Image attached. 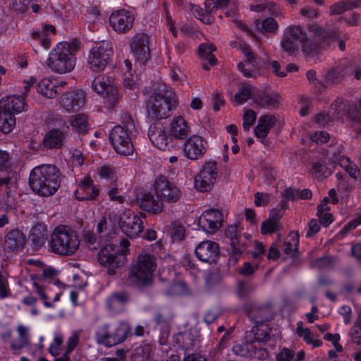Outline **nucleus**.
<instances>
[{
  "label": "nucleus",
  "mask_w": 361,
  "mask_h": 361,
  "mask_svg": "<svg viewBox=\"0 0 361 361\" xmlns=\"http://www.w3.org/2000/svg\"><path fill=\"white\" fill-rule=\"evenodd\" d=\"M61 180V172L55 165L41 164L31 170L28 183L36 195L49 197L57 192Z\"/></svg>",
  "instance_id": "obj_1"
},
{
  "label": "nucleus",
  "mask_w": 361,
  "mask_h": 361,
  "mask_svg": "<svg viewBox=\"0 0 361 361\" xmlns=\"http://www.w3.org/2000/svg\"><path fill=\"white\" fill-rule=\"evenodd\" d=\"M81 43L77 39L58 42L49 51L46 63L53 71L63 74L71 72L76 64V53Z\"/></svg>",
  "instance_id": "obj_2"
},
{
  "label": "nucleus",
  "mask_w": 361,
  "mask_h": 361,
  "mask_svg": "<svg viewBox=\"0 0 361 361\" xmlns=\"http://www.w3.org/2000/svg\"><path fill=\"white\" fill-rule=\"evenodd\" d=\"M256 325L252 329L253 338L232 348L233 353L239 357L250 360H264L269 357L265 343L269 340L268 326L259 321H255Z\"/></svg>",
  "instance_id": "obj_3"
},
{
  "label": "nucleus",
  "mask_w": 361,
  "mask_h": 361,
  "mask_svg": "<svg viewBox=\"0 0 361 361\" xmlns=\"http://www.w3.org/2000/svg\"><path fill=\"white\" fill-rule=\"evenodd\" d=\"M307 33L300 25L288 26L281 41L283 51L288 55H293L297 49L296 42H299L302 43L305 54L314 56L316 52V25L310 24Z\"/></svg>",
  "instance_id": "obj_4"
},
{
  "label": "nucleus",
  "mask_w": 361,
  "mask_h": 361,
  "mask_svg": "<svg viewBox=\"0 0 361 361\" xmlns=\"http://www.w3.org/2000/svg\"><path fill=\"white\" fill-rule=\"evenodd\" d=\"M137 130L132 117L125 114L121 123L115 126L110 131L109 138L115 152L121 156L132 155Z\"/></svg>",
  "instance_id": "obj_5"
},
{
  "label": "nucleus",
  "mask_w": 361,
  "mask_h": 361,
  "mask_svg": "<svg viewBox=\"0 0 361 361\" xmlns=\"http://www.w3.org/2000/svg\"><path fill=\"white\" fill-rule=\"evenodd\" d=\"M129 246V241L122 239L120 245L109 243L99 251L97 260L102 267L107 269L109 275H115L116 269L124 264Z\"/></svg>",
  "instance_id": "obj_6"
},
{
  "label": "nucleus",
  "mask_w": 361,
  "mask_h": 361,
  "mask_svg": "<svg viewBox=\"0 0 361 361\" xmlns=\"http://www.w3.org/2000/svg\"><path fill=\"white\" fill-rule=\"evenodd\" d=\"M178 104L176 94L172 91L155 92L146 102V111L149 118L161 120L170 116Z\"/></svg>",
  "instance_id": "obj_7"
},
{
  "label": "nucleus",
  "mask_w": 361,
  "mask_h": 361,
  "mask_svg": "<svg viewBox=\"0 0 361 361\" xmlns=\"http://www.w3.org/2000/svg\"><path fill=\"white\" fill-rule=\"evenodd\" d=\"M49 245L52 252L61 256H71L78 250L80 240L75 231L61 225L54 228Z\"/></svg>",
  "instance_id": "obj_8"
},
{
  "label": "nucleus",
  "mask_w": 361,
  "mask_h": 361,
  "mask_svg": "<svg viewBox=\"0 0 361 361\" xmlns=\"http://www.w3.org/2000/svg\"><path fill=\"white\" fill-rule=\"evenodd\" d=\"M156 267V259L153 255L149 253L140 255L136 263L130 269V282L137 287H144L151 284Z\"/></svg>",
  "instance_id": "obj_9"
},
{
  "label": "nucleus",
  "mask_w": 361,
  "mask_h": 361,
  "mask_svg": "<svg viewBox=\"0 0 361 361\" xmlns=\"http://www.w3.org/2000/svg\"><path fill=\"white\" fill-rule=\"evenodd\" d=\"M114 51L110 42L103 40L96 43L89 51L87 63V67L92 72L103 71L109 64Z\"/></svg>",
  "instance_id": "obj_10"
},
{
  "label": "nucleus",
  "mask_w": 361,
  "mask_h": 361,
  "mask_svg": "<svg viewBox=\"0 0 361 361\" xmlns=\"http://www.w3.org/2000/svg\"><path fill=\"white\" fill-rule=\"evenodd\" d=\"M91 87L93 92L105 99L109 109H114L119 103L121 95L112 76L106 74L96 76L92 81Z\"/></svg>",
  "instance_id": "obj_11"
},
{
  "label": "nucleus",
  "mask_w": 361,
  "mask_h": 361,
  "mask_svg": "<svg viewBox=\"0 0 361 361\" xmlns=\"http://www.w3.org/2000/svg\"><path fill=\"white\" fill-rule=\"evenodd\" d=\"M130 334L128 326L123 324H104L95 334L97 342L105 347H112L123 343Z\"/></svg>",
  "instance_id": "obj_12"
},
{
  "label": "nucleus",
  "mask_w": 361,
  "mask_h": 361,
  "mask_svg": "<svg viewBox=\"0 0 361 361\" xmlns=\"http://www.w3.org/2000/svg\"><path fill=\"white\" fill-rule=\"evenodd\" d=\"M225 240L231 246V259L237 262L248 247L251 235L248 233L241 234V231L235 224L228 225L224 231Z\"/></svg>",
  "instance_id": "obj_13"
},
{
  "label": "nucleus",
  "mask_w": 361,
  "mask_h": 361,
  "mask_svg": "<svg viewBox=\"0 0 361 361\" xmlns=\"http://www.w3.org/2000/svg\"><path fill=\"white\" fill-rule=\"evenodd\" d=\"M75 183L77 188L73 191V195L78 201L94 203L99 200L101 197L100 186L94 184L89 174L76 179Z\"/></svg>",
  "instance_id": "obj_14"
},
{
  "label": "nucleus",
  "mask_w": 361,
  "mask_h": 361,
  "mask_svg": "<svg viewBox=\"0 0 361 361\" xmlns=\"http://www.w3.org/2000/svg\"><path fill=\"white\" fill-rule=\"evenodd\" d=\"M153 187L156 196L160 198L163 203L177 202L182 195L180 189L161 175L156 178Z\"/></svg>",
  "instance_id": "obj_15"
},
{
  "label": "nucleus",
  "mask_w": 361,
  "mask_h": 361,
  "mask_svg": "<svg viewBox=\"0 0 361 361\" xmlns=\"http://www.w3.org/2000/svg\"><path fill=\"white\" fill-rule=\"evenodd\" d=\"M130 48L135 63L140 66H146L151 60L149 36L146 33L135 34L131 39Z\"/></svg>",
  "instance_id": "obj_16"
},
{
  "label": "nucleus",
  "mask_w": 361,
  "mask_h": 361,
  "mask_svg": "<svg viewBox=\"0 0 361 361\" xmlns=\"http://www.w3.org/2000/svg\"><path fill=\"white\" fill-rule=\"evenodd\" d=\"M140 216L128 210L118 218V225L121 231L128 238L137 237L143 231L144 226L141 218H145L146 214L140 212Z\"/></svg>",
  "instance_id": "obj_17"
},
{
  "label": "nucleus",
  "mask_w": 361,
  "mask_h": 361,
  "mask_svg": "<svg viewBox=\"0 0 361 361\" xmlns=\"http://www.w3.org/2000/svg\"><path fill=\"white\" fill-rule=\"evenodd\" d=\"M217 163L215 161H206L199 174L195 178L194 186L200 192L212 190L217 177Z\"/></svg>",
  "instance_id": "obj_18"
},
{
  "label": "nucleus",
  "mask_w": 361,
  "mask_h": 361,
  "mask_svg": "<svg viewBox=\"0 0 361 361\" xmlns=\"http://www.w3.org/2000/svg\"><path fill=\"white\" fill-rule=\"evenodd\" d=\"M224 221L223 214L217 209L205 210L195 221L199 230L214 234L222 226Z\"/></svg>",
  "instance_id": "obj_19"
},
{
  "label": "nucleus",
  "mask_w": 361,
  "mask_h": 361,
  "mask_svg": "<svg viewBox=\"0 0 361 361\" xmlns=\"http://www.w3.org/2000/svg\"><path fill=\"white\" fill-rule=\"evenodd\" d=\"M56 34V29L51 24L42 23L41 27L33 30L27 39V42L37 53L39 45L47 50L51 47V39Z\"/></svg>",
  "instance_id": "obj_20"
},
{
  "label": "nucleus",
  "mask_w": 361,
  "mask_h": 361,
  "mask_svg": "<svg viewBox=\"0 0 361 361\" xmlns=\"http://www.w3.org/2000/svg\"><path fill=\"white\" fill-rule=\"evenodd\" d=\"M136 202L144 211L153 214L161 213L164 209V204L154 193V190L142 189L136 195Z\"/></svg>",
  "instance_id": "obj_21"
},
{
  "label": "nucleus",
  "mask_w": 361,
  "mask_h": 361,
  "mask_svg": "<svg viewBox=\"0 0 361 361\" xmlns=\"http://www.w3.org/2000/svg\"><path fill=\"white\" fill-rule=\"evenodd\" d=\"M148 137L152 145L160 150H170L173 147V137L171 136L170 132L161 125L150 126Z\"/></svg>",
  "instance_id": "obj_22"
},
{
  "label": "nucleus",
  "mask_w": 361,
  "mask_h": 361,
  "mask_svg": "<svg viewBox=\"0 0 361 361\" xmlns=\"http://www.w3.org/2000/svg\"><path fill=\"white\" fill-rule=\"evenodd\" d=\"M195 255L202 262L216 264L219 259V245L214 241H202L196 246Z\"/></svg>",
  "instance_id": "obj_23"
},
{
  "label": "nucleus",
  "mask_w": 361,
  "mask_h": 361,
  "mask_svg": "<svg viewBox=\"0 0 361 361\" xmlns=\"http://www.w3.org/2000/svg\"><path fill=\"white\" fill-rule=\"evenodd\" d=\"M86 94L82 90H74L66 92L60 99L61 107L66 112H78L85 104Z\"/></svg>",
  "instance_id": "obj_24"
},
{
  "label": "nucleus",
  "mask_w": 361,
  "mask_h": 361,
  "mask_svg": "<svg viewBox=\"0 0 361 361\" xmlns=\"http://www.w3.org/2000/svg\"><path fill=\"white\" fill-rule=\"evenodd\" d=\"M134 20V16L125 9L113 12L109 18L111 27L118 33L128 32L133 26Z\"/></svg>",
  "instance_id": "obj_25"
},
{
  "label": "nucleus",
  "mask_w": 361,
  "mask_h": 361,
  "mask_svg": "<svg viewBox=\"0 0 361 361\" xmlns=\"http://www.w3.org/2000/svg\"><path fill=\"white\" fill-rule=\"evenodd\" d=\"M207 142L199 135L187 137L184 142V155L188 159L195 161L202 157L207 151Z\"/></svg>",
  "instance_id": "obj_26"
},
{
  "label": "nucleus",
  "mask_w": 361,
  "mask_h": 361,
  "mask_svg": "<svg viewBox=\"0 0 361 361\" xmlns=\"http://www.w3.org/2000/svg\"><path fill=\"white\" fill-rule=\"evenodd\" d=\"M26 236L19 228H15L6 232L4 245L7 250L18 252L25 246Z\"/></svg>",
  "instance_id": "obj_27"
},
{
  "label": "nucleus",
  "mask_w": 361,
  "mask_h": 361,
  "mask_svg": "<svg viewBox=\"0 0 361 361\" xmlns=\"http://www.w3.org/2000/svg\"><path fill=\"white\" fill-rule=\"evenodd\" d=\"M330 111L331 113L328 114H320L317 115V123L325 125L331 121V118L338 119L346 115L350 111L347 101L342 99H336L331 105Z\"/></svg>",
  "instance_id": "obj_28"
},
{
  "label": "nucleus",
  "mask_w": 361,
  "mask_h": 361,
  "mask_svg": "<svg viewBox=\"0 0 361 361\" xmlns=\"http://www.w3.org/2000/svg\"><path fill=\"white\" fill-rule=\"evenodd\" d=\"M26 107L25 97L19 94L8 95L0 102V109L13 116L25 111Z\"/></svg>",
  "instance_id": "obj_29"
},
{
  "label": "nucleus",
  "mask_w": 361,
  "mask_h": 361,
  "mask_svg": "<svg viewBox=\"0 0 361 361\" xmlns=\"http://www.w3.org/2000/svg\"><path fill=\"white\" fill-rule=\"evenodd\" d=\"M277 123V118L274 115L264 114L259 116L257 124L254 128V135L262 142L268 136L269 131Z\"/></svg>",
  "instance_id": "obj_30"
},
{
  "label": "nucleus",
  "mask_w": 361,
  "mask_h": 361,
  "mask_svg": "<svg viewBox=\"0 0 361 361\" xmlns=\"http://www.w3.org/2000/svg\"><path fill=\"white\" fill-rule=\"evenodd\" d=\"M190 128L181 116H174L171 120L169 131L173 139L185 140L188 137Z\"/></svg>",
  "instance_id": "obj_31"
},
{
  "label": "nucleus",
  "mask_w": 361,
  "mask_h": 361,
  "mask_svg": "<svg viewBox=\"0 0 361 361\" xmlns=\"http://www.w3.org/2000/svg\"><path fill=\"white\" fill-rule=\"evenodd\" d=\"M280 95L276 92H262L254 96V102L259 106L269 110L276 109L279 106Z\"/></svg>",
  "instance_id": "obj_32"
},
{
  "label": "nucleus",
  "mask_w": 361,
  "mask_h": 361,
  "mask_svg": "<svg viewBox=\"0 0 361 361\" xmlns=\"http://www.w3.org/2000/svg\"><path fill=\"white\" fill-rule=\"evenodd\" d=\"M12 164L9 154L4 150L0 149V189L6 187L11 181L10 171Z\"/></svg>",
  "instance_id": "obj_33"
},
{
  "label": "nucleus",
  "mask_w": 361,
  "mask_h": 361,
  "mask_svg": "<svg viewBox=\"0 0 361 361\" xmlns=\"http://www.w3.org/2000/svg\"><path fill=\"white\" fill-rule=\"evenodd\" d=\"M129 300L130 295L127 292H115L106 298L105 304L109 310L116 311L126 305Z\"/></svg>",
  "instance_id": "obj_34"
},
{
  "label": "nucleus",
  "mask_w": 361,
  "mask_h": 361,
  "mask_svg": "<svg viewBox=\"0 0 361 361\" xmlns=\"http://www.w3.org/2000/svg\"><path fill=\"white\" fill-rule=\"evenodd\" d=\"M11 181L6 187L0 189V191H4L0 195V210L6 213L14 209L17 205V201L11 189Z\"/></svg>",
  "instance_id": "obj_35"
},
{
  "label": "nucleus",
  "mask_w": 361,
  "mask_h": 361,
  "mask_svg": "<svg viewBox=\"0 0 361 361\" xmlns=\"http://www.w3.org/2000/svg\"><path fill=\"white\" fill-rule=\"evenodd\" d=\"M173 345L184 351L192 350L195 345V339L192 333L180 332L173 336Z\"/></svg>",
  "instance_id": "obj_36"
},
{
  "label": "nucleus",
  "mask_w": 361,
  "mask_h": 361,
  "mask_svg": "<svg viewBox=\"0 0 361 361\" xmlns=\"http://www.w3.org/2000/svg\"><path fill=\"white\" fill-rule=\"evenodd\" d=\"M63 133L59 129L49 130L43 138L44 146L49 149L59 148L63 145Z\"/></svg>",
  "instance_id": "obj_37"
},
{
  "label": "nucleus",
  "mask_w": 361,
  "mask_h": 361,
  "mask_svg": "<svg viewBox=\"0 0 361 361\" xmlns=\"http://www.w3.org/2000/svg\"><path fill=\"white\" fill-rule=\"evenodd\" d=\"M37 91L43 96L53 99L58 95V86L56 80L44 78L37 85Z\"/></svg>",
  "instance_id": "obj_38"
},
{
  "label": "nucleus",
  "mask_w": 361,
  "mask_h": 361,
  "mask_svg": "<svg viewBox=\"0 0 361 361\" xmlns=\"http://www.w3.org/2000/svg\"><path fill=\"white\" fill-rule=\"evenodd\" d=\"M360 5V1L341 0L330 7L329 13L331 15H339L347 11L358 8Z\"/></svg>",
  "instance_id": "obj_39"
},
{
  "label": "nucleus",
  "mask_w": 361,
  "mask_h": 361,
  "mask_svg": "<svg viewBox=\"0 0 361 361\" xmlns=\"http://www.w3.org/2000/svg\"><path fill=\"white\" fill-rule=\"evenodd\" d=\"M305 358L304 350H300L295 355L293 350L283 347L276 355V361H303Z\"/></svg>",
  "instance_id": "obj_40"
},
{
  "label": "nucleus",
  "mask_w": 361,
  "mask_h": 361,
  "mask_svg": "<svg viewBox=\"0 0 361 361\" xmlns=\"http://www.w3.org/2000/svg\"><path fill=\"white\" fill-rule=\"evenodd\" d=\"M252 91L253 86L250 83L245 82L242 84L233 97V102L238 105L245 104L248 99L252 98Z\"/></svg>",
  "instance_id": "obj_41"
},
{
  "label": "nucleus",
  "mask_w": 361,
  "mask_h": 361,
  "mask_svg": "<svg viewBox=\"0 0 361 361\" xmlns=\"http://www.w3.org/2000/svg\"><path fill=\"white\" fill-rule=\"evenodd\" d=\"M16 119L12 114L0 110V131L8 134L16 126Z\"/></svg>",
  "instance_id": "obj_42"
},
{
  "label": "nucleus",
  "mask_w": 361,
  "mask_h": 361,
  "mask_svg": "<svg viewBox=\"0 0 361 361\" xmlns=\"http://www.w3.org/2000/svg\"><path fill=\"white\" fill-rule=\"evenodd\" d=\"M98 178L101 180L116 182V169L110 164H103L97 169Z\"/></svg>",
  "instance_id": "obj_43"
},
{
  "label": "nucleus",
  "mask_w": 361,
  "mask_h": 361,
  "mask_svg": "<svg viewBox=\"0 0 361 361\" xmlns=\"http://www.w3.org/2000/svg\"><path fill=\"white\" fill-rule=\"evenodd\" d=\"M340 165L349 176L356 180H361V169L355 164L351 162L348 157H342L340 159Z\"/></svg>",
  "instance_id": "obj_44"
},
{
  "label": "nucleus",
  "mask_w": 361,
  "mask_h": 361,
  "mask_svg": "<svg viewBox=\"0 0 361 361\" xmlns=\"http://www.w3.org/2000/svg\"><path fill=\"white\" fill-rule=\"evenodd\" d=\"M84 243L87 245L90 250H101L104 245L102 243L101 238H97L94 231L90 230H84L82 234Z\"/></svg>",
  "instance_id": "obj_45"
},
{
  "label": "nucleus",
  "mask_w": 361,
  "mask_h": 361,
  "mask_svg": "<svg viewBox=\"0 0 361 361\" xmlns=\"http://www.w3.org/2000/svg\"><path fill=\"white\" fill-rule=\"evenodd\" d=\"M334 152H327L325 160L322 163L317 162V179L319 178H327L331 173V169L329 167L333 163V159L331 155H334Z\"/></svg>",
  "instance_id": "obj_46"
},
{
  "label": "nucleus",
  "mask_w": 361,
  "mask_h": 361,
  "mask_svg": "<svg viewBox=\"0 0 361 361\" xmlns=\"http://www.w3.org/2000/svg\"><path fill=\"white\" fill-rule=\"evenodd\" d=\"M255 26L259 30H264L266 32H276L279 29V24L273 18L269 17L262 20H257Z\"/></svg>",
  "instance_id": "obj_47"
},
{
  "label": "nucleus",
  "mask_w": 361,
  "mask_h": 361,
  "mask_svg": "<svg viewBox=\"0 0 361 361\" xmlns=\"http://www.w3.org/2000/svg\"><path fill=\"white\" fill-rule=\"evenodd\" d=\"M72 129L78 133L85 134L88 131V125L86 117L82 114L76 115L71 121Z\"/></svg>",
  "instance_id": "obj_48"
},
{
  "label": "nucleus",
  "mask_w": 361,
  "mask_h": 361,
  "mask_svg": "<svg viewBox=\"0 0 361 361\" xmlns=\"http://www.w3.org/2000/svg\"><path fill=\"white\" fill-rule=\"evenodd\" d=\"M169 232L173 242L180 241L185 238V227L178 221L171 223Z\"/></svg>",
  "instance_id": "obj_49"
},
{
  "label": "nucleus",
  "mask_w": 361,
  "mask_h": 361,
  "mask_svg": "<svg viewBox=\"0 0 361 361\" xmlns=\"http://www.w3.org/2000/svg\"><path fill=\"white\" fill-rule=\"evenodd\" d=\"M101 13L96 6H90L87 8V13L85 14V21L90 23L87 25L89 30H92V26L100 20Z\"/></svg>",
  "instance_id": "obj_50"
},
{
  "label": "nucleus",
  "mask_w": 361,
  "mask_h": 361,
  "mask_svg": "<svg viewBox=\"0 0 361 361\" xmlns=\"http://www.w3.org/2000/svg\"><path fill=\"white\" fill-rule=\"evenodd\" d=\"M18 336H19V342L18 343H13L11 344V348L14 350H20L29 343V336L27 329L23 326V325H20L17 329Z\"/></svg>",
  "instance_id": "obj_51"
},
{
  "label": "nucleus",
  "mask_w": 361,
  "mask_h": 361,
  "mask_svg": "<svg viewBox=\"0 0 361 361\" xmlns=\"http://www.w3.org/2000/svg\"><path fill=\"white\" fill-rule=\"evenodd\" d=\"M63 342V335L61 333H56L52 342L49 347V353L52 356L59 355L61 353V345Z\"/></svg>",
  "instance_id": "obj_52"
},
{
  "label": "nucleus",
  "mask_w": 361,
  "mask_h": 361,
  "mask_svg": "<svg viewBox=\"0 0 361 361\" xmlns=\"http://www.w3.org/2000/svg\"><path fill=\"white\" fill-rule=\"evenodd\" d=\"M296 333L300 337H302L307 343H311L313 348H316V339L311 336V331L308 328H303V322L299 321L297 323Z\"/></svg>",
  "instance_id": "obj_53"
},
{
  "label": "nucleus",
  "mask_w": 361,
  "mask_h": 361,
  "mask_svg": "<svg viewBox=\"0 0 361 361\" xmlns=\"http://www.w3.org/2000/svg\"><path fill=\"white\" fill-rule=\"evenodd\" d=\"M30 240L35 248L38 250L44 245L46 238L44 233L34 228L30 235Z\"/></svg>",
  "instance_id": "obj_54"
},
{
  "label": "nucleus",
  "mask_w": 361,
  "mask_h": 361,
  "mask_svg": "<svg viewBox=\"0 0 361 361\" xmlns=\"http://www.w3.org/2000/svg\"><path fill=\"white\" fill-rule=\"evenodd\" d=\"M335 35L334 32H328L326 33L325 31L323 32L317 29V49H326L330 43V38Z\"/></svg>",
  "instance_id": "obj_55"
},
{
  "label": "nucleus",
  "mask_w": 361,
  "mask_h": 361,
  "mask_svg": "<svg viewBox=\"0 0 361 361\" xmlns=\"http://www.w3.org/2000/svg\"><path fill=\"white\" fill-rule=\"evenodd\" d=\"M282 228L281 224L269 220L264 221L261 224V233L262 235H269L276 233Z\"/></svg>",
  "instance_id": "obj_56"
},
{
  "label": "nucleus",
  "mask_w": 361,
  "mask_h": 361,
  "mask_svg": "<svg viewBox=\"0 0 361 361\" xmlns=\"http://www.w3.org/2000/svg\"><path fill=\"white\" fill-rule=\"evenodd\" d=\"M242 51L246 58L245 63L251 65L252 68H258L259 66V58L250 47H244Z\"/></svg>",
  "instance_id": "obj_57"
},
{
  "label": "nucleus",
  "mask_w": 361,
  "mask_h": 361,
  "mask_svg": "<svg viewBox=\"0 0 361 361\" xmlns=\"http://www.w3.org/2000/svg\"><path fill=\"white\" fill-rule=\"evenodd\" d=\"M11 291L7 277L0 271V300L10 297Z\"/></svg>",
  "instance_id": "obj_58"
},
{
  "label": "nucleus",
  "mask_w": 361,
  "mask_h": 361,
  "mask_svg": "<svg viewBox=\"0 0 361 361\" xmlns=\"http://www.w3.org/2000/svg\"><path fill=\"white\" fill-rule=\"evenodd\" d=\"M256 119L257 114L254 110H245L243 116V127L244 130H249L250 128L255 123Z\"/></svg>",
  "instance_id": "obj_59"
},
{
  "label": "nucleus",
  "mask_w": 361,
  "mask_h": 361,
  "mask_svg": "<svg viewBox=\"0 0 361 361\" xmlns=\"http://www.w3.org/2000/svg\"><path fill=\"white\" fill-rule=\"evenodd\" d=\"M341 71L338 68H331L324 75L326 85L336 84L340 81Z\"/></svg>",
  "instance_id": "obj_60"
},
{
  "label": "nucleus",
  "mask_w": 361,
  "mask_h": 361,
  "mask_svg": "<svg viewBox=\"0 0 361 361\" xmlns=\"http://www.w3.org/2000/svg\"><path fill=\"white\" fill-rule=\"evenodd\" d=\"M187 290V285L183 282L176 281L173 283L167 289L168 295H179Z\"/></svg>",
  "instance_id": "obj_61"
},
{
  "label": "nucleus",
  "mask_w": 361,
  "mask_h": 361,
  "mask_svg": "<svg viewBox=\"0 0 361 361\" xmlns=\"http://www.w3.org/2000/svg\"><path fill=\"white\" fill-rule=\"evenodd\" d=\"M298 189L294 187H286L281 192V197L285 201H298Z\"/></svg>",
  "instance_id": "obj_62"
},
{
  "label": "nucleus",
  "mask_w": 361,
  "mask_h": 361,
  "mask_svg": "<svg viewBox=\"0 0 361 361\" xmlns=\"http://www.w3.org/2000/svg\"><path fill=\"white\" fill-rule=\"evenodd\" d=\"M123 83L126 88L134 90L137 88V76H134L133 73H124Z\"/></svg>",
  "instance_id": "obj_63"
},
{
  "label": "nucleus",
  "mask_w": 361,
  "mask_h": 361,
  "mask_svg": "<svg viewBox=\"0 0 361 361\" xmlns=\"http://www.w3.org/2000/svg\"><path fill=\"white\" fill-rule=\"evenodd\" d=\"M300 116L302 117L306 116L312 106L311 98L306 95H302L300 97Z\"/></svg>",
  "instance_id": "obj_64"
}]
</instances>
